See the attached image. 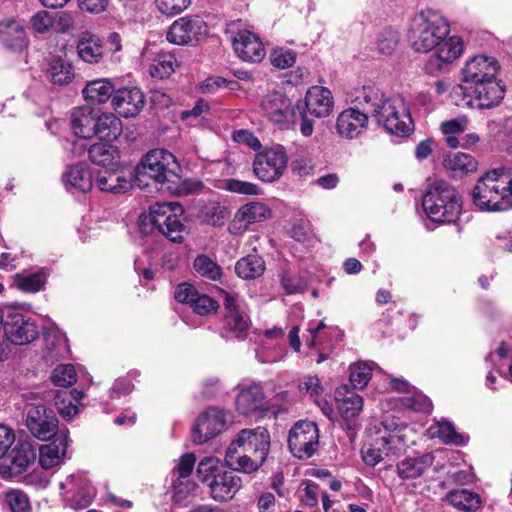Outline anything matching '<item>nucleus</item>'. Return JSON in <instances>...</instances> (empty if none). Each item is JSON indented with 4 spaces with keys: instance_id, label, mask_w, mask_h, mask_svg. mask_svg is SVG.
Here are the masks:
<instances>
[{
    "instance_id": "f257e3e1",
    "label": "nucleus",
    "mask_w": 512,
    "mask_h": 512,
    "mask_svg": "<svg viewBox=\"0 0 512 512\" xmlns=\"http://www.w3.org/2000/svg\"><path fill=\"white\" fill-rule=\"evenodd\" d=\"M449 33L448 20L436 10H422L412 18L408 31L412 49L418 53L435 50L434 56L430 57L425 66L428 73L441 71L462 55V39L458 36H449Z\"/></svg>"
},
{
    "instance_id": "f03ea898",
    "label": "nucleus",
    "mask_w": 512,
    "mask_h": 512,
    "mask_svg": "<svg viewBox=\"0 0 512 512\" xmlns=\"http://www.w3.org/2000/svg\"><path fill=\"white\" fill-rule=\"evenodd\" d=\"M355 101L388 133L403 137L413 131L409 106L402 96L386 97L375 86H363L356 92Z\"/></svg>"
},
{
    "instance_id": "7ed1b4c3",
    "label": "nucleus",
    "mask_w": 512,
    "mask_h": 512,
    "mask_svg": "<svg viewBox=\"0 0 512 512\" xmlns=\"http://www.w3.org/2000/svg\"><path fill=\"white\" fill-rule=\"evenodd\" d=\"M270 436L265 428L241 430L226 450L225 463L232 471L251 473L266 460Z\"/></svg>"
},
{
    "instance_id": "20e7f679",
    "label": "nucleus",
    "mask_w": 512,
    "mask_h": 512,
    "mask_svg": "<svg viewBox=\"0 0 512 512\" xmlns=\"http://www.w3.org/2000/svg\"><path fill=\"white\" fill-rule=\"evenodd\" d=\"M472 201L482 211L502 212L512 209V173L503 169L487 171L471 192Z\"/></svg>"
},
{
    "instance_id": "39448f33",
    "label": "nucleus",
    "mask_w": 512,
    "mask_h": 512,
    "mask_svg": "<svg viewBox=\"0 0 512 512\" xmlns=\"http://www.w3.org/2000/svg\"><path fill=\"white\" fill-rule=\"evenodd\" d=\"M422 206L434 222H455L462 211V199L458 191L447 181L437 179L425 189Z\"/></svg>"
},
{
    "instance_id": "423d86ee",
    "label": "nucleus",
    "mask_w": 512,
    "mask_h": 512,
    "mask_svg": "<svg viewBox=\"0 0 512 512\" xmlns=\"http://www.w3.org/2000/svg\"><path fill=\"white\" fill-rule=\"evenodd\" d=\"M138 175H147L160 184H176L180 180V165L175 156L165 149L146 153L136 168Z\"/></svg>"
},
{
    "instance_id": "0eeeda50",
    "label": "nucleus",
    "mask_w": 512,
    "mask_h": 512,
    "mask_svg": "<svg viewBox=\"0 0 512 512\" xmlns=\"http://www.w3.org/2000/svg\"><path fill=\"white\" fill-rule=\"evenodd\" d=\"M182 206L177 202L155 203L150 206L151 224L166 238L174 243L184 241L185 225L181 222Z\"/></svg>"
},
{
    "instance_id": "6e6552de",
    "label": "nucleus",
    "mask_w": 512,
    "mask_h": 512,
    "mask_svg": "<svg viewBox=\"0 0 512 512\" xmlns=\"http://www.w3.org/2000/svg\"><path fill=\"white\" fill-rule=\"evenodd\" d=\"M25 425L31 435L41 441L58 434V419L53 410L47 409L41 398L31 394L25 406Z\"/></svg>"
},
{
    "instance_id": "1a4fd4ad",
    "label": "nucleus",
    "mask_w": 512,
    "mask_h": 512,
    "mask_svg": "<svg viewBox=\"0 0 512 512\" xmlns=\"http://www.w3.org/2000/svg\"><path fill=\"white\" fill-rule=\"evenodd\" d=\"M319 446L318 426L311 421H299L290 430L288 447L298 459H308L314 455Z\"/></svg>"
},
{
    "instance_id": "9d476101",
    "label": "nucleus",
    "mask_w": 512,
    "mask_h": 512,
    "mask_svg": "<svg viewBox=\"0 0 512 512\" xmlns=\"http://www.w3.org/2000/svg\"><path fill=\"white\" fill-rule=\"evenodd\" d=\"M288 157L283 146L277 145L258 152L254 158L253 171L264 182L278 180L286 166Z\"/></svg>"
},
{
    "instance_id": "9b49d317",
    "label": "nucleus",
    "mask_w": 512,
    "mask_h": 512,
    "mask_svg": "<svg viewBox=\"0 0 512 512\" xmlns=\"http://www.w3.org/2000/svg\"><path fill=\"white\" fill-rule=\"evenodd\" d=\"M230 413L218 408H209L201 413L191 430L192 441L204 444L227 429Z\"/></svg>"
},
{
    "instance_id": "f8f14e48",
    "label": "nucleus",
    "mask_w": 512,
    "mask_h": 512,
    "mask_svg": "<svg viewBox=\"0 0 512 512\" xmlns=\"http://www.w3.org/2000/svg\"><path fill=\"white\" fill-rule=\"evenodd\" d=\"M223 304L225 308L224 326L221 335L224 338L246 337L250 321L241 309L239 296L234 293L224 292Z\"/></svg>"
},
{
    "instance_id": "ddd939ff",
    "label": "nucleus",
    "mask_w": 512,
    "mask_h": 512,
    "mask_svg": "<svg viewBox=\"0 0 512 512\" xmlns=\"http://www.w3.org/2000/svg\"><path fill=\"white\" fill-rule=\"evenodd\" d=\"M462 94L470 107L489 109L503 100L505 89L495 77L476 86H469Z\"/></svg>"
},
{
    "instance_id": "4468645a",
    "label": "nucleus",
    "mask_w": 512,
    "mask_h": 512,
    "mask_svg": "<svg viewBox=\"0 0 512 512\" xmlns=\"http://www.w3.org/2000/svg\"><path fill=\"white\" fill-rule=\"evenodd\" d=\"M60 488L65 501L75 509L88 507L96 496V489L84 473L68 476Z\"/></svg>"
},
{
    "instance_id": "2eb2a0df",
    "label": "nucleus",
    "mask_w": 512,
    "mask_h": 512,
    "mask_svg": "<svg viewBox=\"0 0 512 512\" xmlns=\"http://www.w3.org/2000/svg\"><path fill=\"white\" fill-rule=\"evenodd\" d=\"M499 70V63L496 59L486 55H477L469 59L461 70L462 92L468 90L469 86H476L484 81L495 78Z\"/></svg>"
},
{
    "instance_id": "dca6fc26",
    "label": "nucleus",
    "mask_w": 512,
    "mask_h": 512,
    "mask_svg": "<svg viewBox=\"0 0 512 512\" xmlns=\"http://www.w3.org/2000/svg\"><path fill=\"white\" fill-rule=\"evenodd\" d=\"M4 333L10 343L25 345L37 339L39 330L34 320L21 313L12 312L5 320Z\"/></svg>"
},
{
    "instance_id": "f3484780",
    "label": "nucleus",
    "mask_w": 512,
    "mask_h": 512,
    "mask_svg": "<svg viewBox=\"0 0 512 512\" xmlns=\"http://www.w3.org/2000/svg\"><path fill=\"white\" fill-rule=\"evenodd\" d=\"M236 389L238 392L235 405L239 413L250 416L263 409L265 393L260 382L243 380L237 385Z\"/></svg>"
},
{
    "instance_id": "a211bd4d",
    "label": "nucleus",
    "mask_w": 512,
    "mask_h": 512,
    "mask_svg": "<svg viewBox=\"0 0 512 512\" xmlns=\"http://www.w3.org/2000/svg\"><path fill=\"white\" fill-rule=\"evenodd\" d=\"M207 25L200 17H181L174 21L167 32V40L177 45L197 41L206 34Z\"/></svg>"
},
{
    "instance_id": "6ab92c4d",
    "label": "nucleus",
    "mask_w": 512,
    "mask_h": 512,
    "mask_svg": "<svg viewBox=\"0 0 512 512\" xmlns=\"http://www.w3.org/2000/svg\"><path fill=\"white\" fill-rule=\"evenodd\" d=\"M355 106L342 111L336 121L339 135L347 139L357 138L368 126L369 111H366L354 100Z\"/></svg>"
},
{
    "instance_id": "aec40b11",
    "label": "nucleus",
    "mask_w": 512,
    "mask_h": 512,
    "mask_svg": "<svg viewBox=\"0 0 512 512\" xmlns=\"http://www.w3.org/2000/svg\"><path fill=\"white\" fill-rule=\"evenodd\" d=\"M111 102L120 116L132 118L144 108L145 96L138 87H124L115 91Z\"/></svg>"
},
{
    "instance_id": "412c9836",
    "label": "nucleus",
    "mask_w": 512,
    "mask_h": 512,
    "mask_svg": "<svg viewBox=\"0 0 512 512\" xmlns=\"http://www.w3.org/2000/svg\"><path fill=\"white\" fill-rule=\"evenodd\" d=\"M261 107L268 119L276 124L289 123L294 116L291 100L279 91H273L264 96Z\"/></svg>"
},
{
    "instance_id": "4be33fe9",
    "label": "nucleus",
    "mask_w": 512,
    "mask_h": 512,
    "mask_svg": "<svg viewBox=\"0 0 512 512\" xmlns=\"http://www.w3.org/2000/svg\"><path fill=\"white\" fill-rule=\"evenodd\" d=\"M233 48L240 59L258 63L265 57L266 51L260 38L247 30L239 31L233 39Z\"/></svg>"
},
{
    "instance_id": "5701e85b",
    "label": "nucleus",
    "mask_w": 512,
    "mask_h": 512,
    "mask_svg": "<svg viewBox=\"0 0 512 512\" xmlns=\"http://www.w3.org/2000/svg\"><path fill=\"white\" fill-rule=\"evenodd\" d=\"M242 486L241 478L234 471H224L215 475L210 481L209 492L218 502L232 499Z\"/></svg>"
},
{
    "instance_id": "b1692460",
    "label": "nucleus",
    "mask_w": 512,
    "mask_h": 512,
    "mask_svg": "<svg viewBox=\"0 0 512 512\" xmlns=\"http://www.w3.org/2000/svg\"><path fill=\"white\" fill-rule=\"evenodd\" d=\"M65 188L70 193H87L93 185V173L86 164L69 166L62 175Z\"/></svg>"
},
{
    "instance_id": "393cba45",
    "label": "nucleus",
    "mask_w": 512,
    "mask_h": 512,
    "mask_svg": "<svg viewBox=\"0 0 512 512\" xmlns=\"http://www.w3.org/2000/svg\"><path fill=\"white\" fill-rule=\"evenodd\" d=\"M54 439L39 449V463L43 469H51L61 464L68 447V436L65 431H59Z\"/></svg>"
},
{
    "instance_id": "a878e982",
    "label": "nucleus",
    "mask_w": 512,
    "mask_h": 512,
    "mask_svg": "<svg viewBox=\"0 0 512 512\" xmlns=\"http://www.w3.org/2000/svg\"><path fill=\"white\" fill-rule=\"evenodd\" d=\"M305 107L311 115L317 118L330 115L334 107L331 91L322 86L311 87L305 96Z\"/></svg>"
},
{
    "instance_id": "bb28decb",
    "label": "nucleus",
    "mask_w": 512,
    "mask_h": 512,
    "mask_svg": "<svg viewBox=\"0 0 512 512\" xmlns=\"http://www.w3.org/2000/svg\"><path fill=\"white\" fill-rule=\"evenodd\" d=\"M0 42L9 51L22 52L28 46L23 26L14 20L0 22Z\"/></svg>"
},
{
    "instance_id": "cd10ccee",
    "label": "nucleus",
    "mask_w": 512,
    "mask_h": 512,
    "mask_svg": "<svg viewBox=\"0 0 512 512\" xmlns=\"http://www.w3.org/2000/svg\"><path fill=\"white\" fill-rule=\"evenodd\" d=\"M381 425L384 428L380 435L381 445L390 448V454H397L408 446L406 425L389 424L386 420Z\"/></svg>"
},
{
    "instance_id": "c85d7f7f",
    "label": "nucleus",
    "mask_w": 512,
    "mask_h": 512,
    "mask_svg": "<svg viewBox=\"0 0 512 512\" xmlns=\"http://www.w3.org/2000/svg\"><path fill=\"white\" fill-rule=\"evenodd\" d=\"M434 456L426 453L417 457H406L397 464V475L402 480L415 479L423 475V473L433 464Z\"/></svg>"
},
{
    "instance_id": "c756f323",
    "label": "nucleus",
    "mask_w": 512,
    "mask_h": 512,
    "mask_svg": "<svg viewBox=\"0 0 512 512\" xmlns=\"http://www.w3.org/2000/svg\"><path fill=\"white\" fill-rule=\"evenodd\" d=\"M96 185L102 192L121 194L132 188V180L117 172L115 168H111L97 175Z\"/></svg>"
},
{
    "instance_id": "7c9ffc66",
    "label": "nucleus",
    "mask_w": 512,
    "mask_h": 512,
    "mask_svg": "<svg viewBox=\"0 0 512 512\" xmlns=\"http://www.w3.org/2000/svg\"><path fill=\"white\" fill-rule=\"evenodd\" d=\"M97 117L90 107H77L71 114V128L78 137L87 139L95 135Z\"/></svg>"
},
{
    "instance_id": "2f4dec72",
    "label": "nucleus",
    "mask_w": 512,
    "mask_h": 512,
    "mask_svg": "<svg viewBox=\"0 0 512 512\" xmlns=\"http://www.w3.org/2000/svg\"><path fill=\"white\" fill-rule=\"evenodd\" d=\"M88 155L90 161L99 166L117 168L119 165L120 152L109 142L93 144L88 150Z\"/></svg>"
},
{
    "instance_id": "473e14b6",
    "label": "nucleus",
    "mask_w": 512,
    "mask_h": 512,
    "mask_svg": "<svg viewBox=\"0 0 512 512\" xmlns=\"http://www.w3.org/2000/svg\"><path fill=\"white\" fill-rule=\"evenodd\" d=\"M78 56L87 63H98L103 58L101 39L94 34L84 33L77 42Z\"/></svg>"
},
{
    "instance_id": "72a5a7b5",
    "label": "nucleus",
    "mask_w": 512,
    "mask_h": 512,
    "mask_svg": "<svg viewBox=\"0 0 512 512\" xmlns=\"http://www.w3.org/2000/svg\"><path fill=\"white\" fill-rule=\"evenodd\" d=\"M115 88L107 79L93 80L84 87L82 93L86 101L92 104H102L112 99Z\"/></svg>"
},
{
    "instance_id": "f704fd0d",
    "label": "nucleus",
    "mask_w": 512,
    "mask_h": 512,
    "mask_svg": "<svg viewBox=\"0 0 512 512\" xmlns=\"http://www.w3.org/2000/svg\"><path fill=\"white\" fill-rule=\"evenodd\" d=\"M265 271V262L257 254H250L242 257L235 265L236 274L242 279H255Z\"/></svg>"
},
{
    "instance_id": "c9c22d12",
    "label": "nucleus",
    "mask_w": 512,
    "mask_h": 512,
    "mask_svg": "<svg viewBox=\"0 0 512 512\" xmlns=\"http://www.w3.org/2000/svg\"><path fill=\"white\" fill-rule=\"evenodd\" d=\"M122 133V121L113 113H103L97 117L95 135L107 141L117 139Z\"/></svg>"
},
{
    "instance_id": "e433bc0d",
    "label": "nucleus",
    "mask_w": 512,
    "mask_h": 512,
    "mask_svg": "<svg viewBox=\"0 0 512 512\" xmlns=\"http://www.w3.org/2000/svg\"><path fill=\"white\" fill-rule=\"evenodd\" d=\"M336 401L341 416L346 420L357 417L363 408L362 397L353 391H346L344 394L337 391Z\"/></svg>"
},
{
    "instance_id": "4c0bfd02",
    "label": "nucleus",
    "mask_w": 512,
    "mask_h": 512,
    "mask_svg": "<svg viewBox=\"0 0 512 512\" xmlns=\"http://www.w3.org/2000/svg\"><path fill=\"white\" fill-rule=\"evenodd\" d=\"M270 208L261 202H250L240 207L236 213V219L249 225L261 222L270 217Z\"/></svg>"
},
{
    "instance_id": "58836bf2",
    "label": "nucleus",
    "mask_w": 512,
    "mask_h": 512,
    "mask_svg": "<svg viewBox=\"0 0 512 512\" xmlns=\"http://www.w3.org/2000/svg\"><path fill=\"white\" fill-rule=\"evenodd\" d=\"M447 500L455 508L467 512L477 510L481 504L479 495L467 489L451 491L447 495Z\"/></svg>"
},
{
    "instance_id": "ea45409f",
    "label": "nucleus",
    "mask_w": 512,
    "mask_h": 512,
    "mask_svg": "<svg viewBox=\"0 0 512 512\" xmlns=\"http://www.w3.org/2000/svg\"><path fill=\"white\" fill-rule=\"evenodd\" d=\"M476 159L467 153L457 152L449 154L444 158L445 168L451 170L455 174H466L477 170Z\"/></svg>"
},
{
    "instance_id": "a19ab883",
    "label": "nucleus",
    "mask_w": 512,
    "mask_h": 512,
    "mask_svg": "<svg viewBox=\"0 0 512 512\" xmlns=\"http://www.w3.org/2000/svg\"><path fill=\"white\" fill-rule=\"evenodd\" d=\"M46 281L47 275L44 270H38L32 273L16 274L14 278L17 288L29 293H36L42 290Z\"/></svg>"
},
{
    "instance_id": "79ce46f5",
    "label": "nucleus",
    "mask_w": 512,
    "mask_h": 512,
    "mask_svg": "<svg viewBox=\"0 0 512 512\" xmlns=\"http://www.w3.org/2000/svg\"><path fill=\"white\" fill-rule=\"evenodd\" d=\"M47 77L53 84H68L74 77L73 67L61 58H53L47 69Z\"/></svg>"
},
{
    "instance_id": "37998d69",
    "label": "nucleus",
    "mask_w": 512,
    "mask_h": 512,
    "mask_svg": "<svg viewBox=\"0 0 512 512\" xmlns=\"http://www.w3.org/2000/svg\"><path fill=\"white\" fill-rule=\"evenodd\" d=\"M177 65L175 56L171 53L161 52L156 55L149 66V73L152 77L160 79L169 77Z\"/></svg>"
},
{
    "instance_id": "c03bdc74",
    "label": "nucleus",
    "mask_w": 512,
    "mask_h": 512,
    "mask_svg": "<svg viewBox=\"0 0 512 512\" xmlns=\"http://www.w3.org/2000/svg\"><path fill=\"white\" fill-rule=\"evenodd\" d=\"M193 268L201 277L212 281H217L222 277L220 265L205 254H200L194 259Z\"/></svg>"
},
{
    "instance_id": "a18cd8bd",
    "label": "nucleus",
    "mask_w": 512,
    "mask_h": 512,
    "mask_svg": "<svg viewBox=\"0 0 512 512\" xmlns=\"http://www.w3.org/2000/svg\"><path fill=\"white\" fill-rule=\"evenodd\" d=\"M309 333L308 336H305V344L309 347H329L328 341L330 340V336L334 331L332 328H328L323 321H320L316 324L309 323L307 328Z\"/></svg>"
},
{
    "instance_id": "49530a36",
    "label": "nucleus",
    "mask_w": 512,
    "mask_h": 512,
    "mask_svg": "<svg viewBox=\"0 0 512 512\" xmlns=\"http://www.w3.org/2000/svg\"><path fill=\"white\" fill-rule=\"evenodd\" d=\"M434 437H438L446 444L461 445L464 437L455 430L453 424L447 420H441L429 429Z\"/></svg>"
},
{
    "instance_id": "de8ad7c7",
    "label": "nucleus",
    "mask_w": 512,
    "mask_h": 512,
    "mask_svg": "<svg viewBox=\"0 0 512 512\" xmlns=\"http://www.w3.org/2000/svg\"><path fill=\"white\" fill-rule=\"evenodd\" d=\"M35 453L29 446H22L12 452L11 462L8 466L11 475H19L27 470L33 462Z\"/></svg>"
},
{
    "instance_id": "09e8293b",
    "label": "nucleus",
    "mask_w": 512,
    "mask_h": 512,
    "mask_svg": "<svg viewBox=\"0 0 512 512\" xmlns=\"http://www.w3.org/2000/svg\"><path fill=\"white\" fill-rule=\"evenodd\" d=\"M44 341L46 348L54 352L53 356H61L67 350L66 335L57 328L46 329Z\"/></svg>"
},
{
    "instance_id": "8fccbe9b",
    "label": "nucleus",
    "mask_w": 512,
    "mask_h": 512,
    "mask_svg": "<svg viewBox=\"0 0 512 512\" xmlns=\"http://www.w3.org/2000/svg\"><path fill=\"white\" fill-rule=\"evenodd\" d=\"M219 462V459L216 457H204L197 467V477L199 480L209 485L215 475L222 472Z\"/></svg>"
},
{
    "instance_id": "3c124183",
    "label": "nucleus",
    "mask_w": 512,
    "mask_h": 512,
    "mask_svg": "<svg viewBox=\"0 0 512 512\" xmlns=\"http://www.w3.org/2000/svg\"><path fill=\"white\" fill-rule=\"evenodd\" d=\"M401 405L409 410L416 412H430L432 409L431 400L420 392H414L411 395L400 398Z\"/></svg>"
},
{
    "instance_id": "603ef678",
    "label": "nucleus",
    "mask_w": 512,
    "mask_h": 512,
    "mask_svg": "<svg viewBox=\"0 0 512 512\" xmlns=\"http://www.w3.org/2000/svg\"><path fill=\"white\" fill-rule=\"evenodd\" d=\"M372 365L360 362L350 367V383L354 388L361 389L367 385L371 378Z\"/></svg>"
},
{
    "instance_id": "864d4df0",
    "label": "nucleus",
    "mask_w": 512,
    "mask_h": 512,
    "mask_svg": "<svg viewBox=\"0 0 512 512\" xmlns=\"http://www.w3.org/2000/svg\"><path fill=\"white\" fill-rule=\"evenodd\" d=\"M77 380L75 367L72 364L58 365L52 373V381L55 385L69 387Z\"/></svg>"
},
{
    "instance_id": "5fc2aeb1",
    "label": "nucleus",
    "mask_w": 512,
    "mask_h": 512,
    "mask_svg": "<svg viewBox=\"0 0 512 512\" xmlns=\"http://www.w3.org/2000/svg\"><path fill=\"white\" fill-rule=\"evenodd\" d=\"M390 454V448L381 445L380 437L375 439V442L369 447L362 450V457L367 465L375 466L381 462L385 456Z\"/></svg>"
},
{
    "instance_id": "6e6d98bb",
    "label": "nucleus",
    "mask_w": 512,
    "mask_h": 512,
    "mask_svg": "<svg viewBox=\"0 0 512 512\" xmlns=\"http://www.w3.org/2000/svg\"><path fill=\"white\" fill-rule=\"evenodd\" d=\"M191 308L195 313L201 316H207L212 313H216L219 308V304L208 295L200 294L198 292V295L194 298L191 304Z\"/></svg>"
},
{
    "instance_id": "4d7b16f0",
    "label": "nucleus",
    "mask_w": 512,
    "mask_h": 512,
    "mask_svg": "<svg viewBox=\"0 0 512 512\" xmlns=\"http://www.w3.org/2000/svg\"><path fill=\"white\" fill-rule=\"evenodd\" d=\"M5 502L11 512H29V499L23 492L19 490L8 491L5 495Z\"/></svg>"
},
{
    "instance_id": "13d9d810",
    "label": "nucleus",
    "mask_w": 512,
    "mask_h": 512,
    "mask_svg": "<svg viewBox=\"0 0 512 512\" xmlns=\"http://www.w3.org/2000/svg\"><path fill=\"white\" fill-rule=\"evenodd\" d=\"M55 406L58 413L67 420L79 413V406L66 396V392L58 393L55 396Z\"/></svg>"
},
{
    "instance_id": "bf43d9fd",
    "label": "nucleus",
    "mask_w": 512,
    "mask_h": 512,
    "mask_svg": "<svg viewBox=\"0 0 512 512\" xmlns=\"http://www.w3.org/2000/svg\"><path fill=\"white\" fill-rule=\"evenodd\" d=\"M271 63L278 69H287L296 61V53L285 48L274 49L270 55Z\"/></svg>"
},
{
    "instance_id": "052dcab7",
    "label": "nucleus",
    "mask_w": 512,
    "mask_h": 512,
    "mask_svg": "<svg viewBox=\"0 0 512 512\" xmlns=\"http://www.w3.org/2000/svg\"><path fill=\"white\" fill-rule=\"evenodd\" d=\"M398 42V33L394 30H387L379 35L377 49L381 54L389 55L396 49Z\"/></svg>"
},
{
    "instance_id": "680f3d73",
    "label": "nucleus",
    "mask_w": 512,
    "mask_h": 512,
    "mask_svg": "<svg viewBox=\"0 0 512 512\" xmlns=\"http://www.w3.org/2000/svg\"><path fill=\"white\" fill-rule=\"evenodd\" d=\"M190 3L191 0H155L158 10L168 16L181 13Z\"/></svg>"
},
{
    "instance_id": "e2e57ef3",
    "label": "nucleus",
    "mask_w": 512,
    "mask_h": 512,
    "mask_svg": "<svg viewBox=\"0 0 512 512\" xmlns=\"http://www.w3.org/2000/svg\"><path fill=\"white\" fill-rule=\"evenodd\" d=\"M226 189L243 195H258L260 193V188L256 184L238 179L227 180Z\"/></svg>"
},
{
    "instance_id": "0e129e2a",
    "label": "nucleus",
    "mask_w": 512,
    "mask_h": 512,
    "mask_svg": "<svg viewBox=\"0 0 512 512\" xmlns=\"http://www.w3.org/2000/svg\"><path fill=\"white\" fill-rule=\"evenodd\" d=\"M298 387L301 392L308 394L314 400L323 392V387L317 376L308 375L303 377Z\"/></svg>"
},
{
    "instance_id": "69168bd1",
    "label": "nucleus",
    "mask_w": 512,
    "mask_h": 512,
    "mask_svg": "<svg viewBox=\"0 0 512 512\" xmlns=\"http://www.w3.org/2000/svg\"><path fill=\"white\" fill-rule=\"evenodd\" d=\"M281 284L288 294L303 292L307 287V282L304 278L288 273L281 275Z\"/></svg>"
},
{
    "instance_id": "338daca9",
    "label": "nucleus",
    "mask_w": 512,
    "mask_h": 512,
    "mask_svg": "<svg viewBox=\"0 0 512 512\" xmlns=\"http://www.w3.org/2000/svg\"><path fill=\"white\" fill-rule=\"evenodd\" d=\"M468 119L464 116L444 121L440 125L443 135H458L467 129Z\"/></svg>"
},
{
    "instance_id": "774afa93",
    "label": "nucleus",
    "mask_w": 512,
    "mask_h": 512,
    "mask_svg": "<svg viewBox=\"0 0 512 512\" xmlns=\"http://www.w3.org/2000/svg\"><path fill=\"white\" fill-rule=\"evenodd\" d=\"M196 487L197 485L193 481L188 479H178L177 483L174 484L173 498L176 502H185L187 497L195 491Z\"/></svg>"
}]
</instances>
